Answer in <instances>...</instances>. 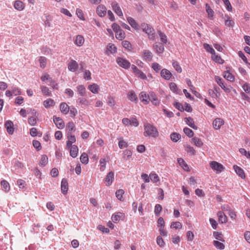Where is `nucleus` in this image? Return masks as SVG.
<instances>
[{"label": "nucleus", "instance_id": "nucleus-1", "mask_svg": "<svg viewBox=\"0 0 250 250\" xmlns=\"http://www.w3.org/2000/svg\"><path fill=\"white\" fill-rule=\"evenodd\" d=\"M144 135L145 137L156 138L159 135L156 127L149 123L144 125Z\"/></svg>", "mask_w": 250, "mask_h": 250}, {"label": "nucleus", "instance_id": "nucleus-2", "mask_svg": "<svg viewBox=\"0 0 250 250\" xmlns=\"http://www.w3.org/2000/svg\"><path fill=\"white\" fill-rule=\"evenodd\" d=\"M143 31L147 34L149 40H154L155 39V33L154 29L149 24L143 23L141 25Z\"/></svg>", "mask_w": 250, "mask_h": 250}, {"label": "nucleus", "instance_id": "nucleus-3", "mask_svg": "<svg viewBox=\"0 0 250 250\" xmlns=\"http://www.w3.org/2000/svg\"><path fill=\"white\" fill-rule=\"evenodd\" d=\"M210 167L216 171L217 173H221L225 169L224 167L220 163L216 161H211L210 164Z\"/></svg>", "mask_w": 250, "mask_h": 250}, {"label": "nucleus", "instance_id": "nucleus-4", "mask_svg": "<svg viewBox=\"0 0 250 250\" xmlns=\"http://www.w3.org/2000/svg\"><path fill=\"white\" fill-rule=\"evenodd\" d=\"M116 62L120 67L126 69H128L131 65V64L128 61L122 57L117 58Z\"/></svg>", "mask_w": 250, "mask_h": 250}, {"label": "nucleus", "instance_id": "nucleus-5", "mask_svg": "<svg viewBox=\"0 0 250 250\" xmlns=\"http://www.w3.org/2000/svg\"><path fill=\"white\" fill-rule=\"evenodd\" d=\"M142 58L146 62H151L152 60L153 54L148 50H144L142 53Z\"/></svg>", "mask_w": 250, "mask_h": 250}, {"label": "nucleus", "instance_id": "nucleus-6", "mask_svg": "<svg viewBox=\"0 0 250 250\" xmlns=\"http://www.w3.org/2000/svg\"><path fill=\"white\" fill-rule=\"evenodd\" d=\"M215 80L218 84L226 92L229 93L230 90L229 87L226 86L223 79L219 76H215Z\"/></svg>", "mask_w": 250, "mask_h": 250}, {"label": "nucleus", "instance_id": "nucleus-7", "mask_svg": "<svg viewBox=\"0 0 250 250\" xmlns=\"http://www.w3.org/2000/svg\"><path fill=\"white\" fill-rule=\"evenodd\" d=\"M111 5L112 10L118 16H123V13L122 12V9L117 2L113 1L111 3Z\"/></svg>", "mask_w": 250, "mask_h": 250}, {"label": "nucleus", "instance_id": "nucleus-8", "mask_svg": "<svg viewBox=\"0 0 250 250\" xmlns=\"http://www.w3.org/2000/svg\"><path fill=\"white\" fill-rule=\"evenodd\" d=\"M224 123L225 122L222 119L216 118L213 121L212 126L215 129H219Z\"/></svg>", "mask_w": 250, "mask_h": 250}, {"label": "nucleus", "instance_id": "nucleus-9", "mask_svg": "<svg viewBox=\"0 0 250 250\" xmlns=\"http://www.w3.org/2000/svg\"><path fill=\"white\" fill-rule=\"evenodd\" d=\"M53 121L56 126L59 129H62L65 126L64 122L63 120L56 116H53Z\"/></svg>", "mask_w": 250, "mask_h": 250}, {"label": "nucleus", "instance_id": "nucleus-10", "mask_svg": "<svg viewBox=\"0 0 250 250\" xmlns=\"http://www.w3.org/2000/svg\"><path fill=\"white\" fill-rule=\"evenodd\" d=\"M149 97L150 94L147 95L145 91H142L139 95L140 99L144 104H148Z\"/></svg>", "mask_w": 250, "mask_h": 250}, {"label": "nucleus", "instance_id": "nucleus-11", "mask_svg": "<svg viewBox=\"0 0 250 250\" xmlns=\"http://www.w3.org/2000/svg\"><path fill=\"white\" fill-rule=\"evenodd\" d=\"M67 65L68 70L71 72H75L79 67L77 62L73 60H71Z\"/></svg>", "mask_w": 250, "mask_h": 250}, {"label": "nucleus", "instance_id": "nucleus-12", "mask_svg": "<svg viewBox=\"0 0 250 250\" xmlns=\"http://www.w3.org/2000/svg\"><path fill=\"white\" fill-rule=\"evenodd\" d=\"M125 218V215L122 212H117L112 215L111 219L114 223L119 222L120 219L123 220Z\"/></svg>", "mask_w": 250, "mask_h": 250}, {"label": "nucleus", "instance_id": "nucleus-13", "mask_svg": "<svg viewBox=\"0 0 250 250\" xmlns=\"http://www.w3.org/2000/svg\"><path fill=\"white\" fill-rule=\"evenodd\" d=\"M208 93L213 98L216 99L220 95V88L217 86H214L213 89H209Z\"/></svg>", "mask_w": 250, "mask_h": 250}, {"label": "nucleus", "instance_id": "nucleus-14", "mask_svg": "<svg viewBox=\"0 0 250 250\" xmlns=\"http://www.w3.org/2000/svg\"><path fill=\"white\" fill-rule=\"evenodd\" d=\"M96 12L100 17H103L106 13V8L104 5H99L97 7Z\"/></svg>", "mask_w": 250, "mask_h": 250}, {"label": "nucleus", "instance_id": "nucleus-15", "mask_svg": "<svg viewBox=\"0 0 250 250\" xmlns=\"http://www.w3.org/2000/svg\"><path fill=\"white\" fill-rule=\"evenodd\" d=\"M160 74L161 76L166 80H170L172 76L170 71L166 68L163 69Z\"/></svg>", "mask_w": 250, "mask_h": 250}, {"label": "nucleus", "instance_id": "nucleus-16", "mask_svg": "<svg viewBox=\"0 0 250 250\" xmlns=\"http://www.w3.org/2000/svg\"><path fill=\"white\" fill-rule=\"evenodd\" d=\"M114 179V173L112 171L109 172L105 179V183L106 186L111 185Z\"/></svg>", "mask_w": 250, "mask_h": 250}, {"label": "nucleus", "instance_id": "nucleus-17", "mask_svg": "<svg viewBox=\"0 0 250 250\" xmlns=\"http://www.w3.org/2000/svg\"><path fill=\"white\" fill-rule=\"evenodd\" d=\"M67 137L68 141L66 143V147L70 148L72 144L76 142V138L74 135H72L71 133H67Z\"/></svg>", "mask_w": 250, "mask_h": 250}, {"label": "nucleus", "instance_id": "nucleus-18", "mask_svg": "<svg viewBox=\"0 0 250 250\" xmlns=\"http://www.w3.org/2000/svg\"><path fill=\"white\" fill-rule=\"evenodd\" d=\"M117 52V48L115 45L111 43L107 44L106 54L109 55V54H114Z\"/></svg>", "mask_w": 250, "mask_h": 250}, {"label": "nucleus", "instance_id": "nucleus-19", "mask_svg": "<svg viewBox=\"0 0 250 250\" xmlns=\"http://www.w3.org/2000/svg\"><path fill=\"white\" fill-rule=\"evenodd\" d=\"M233 168L237 174L242 179H245L246 178L245 173L242 168L237 165H234Z\"/></svg>", "mask_w": 250, "mask_h": 250}, {"label": "nucleus", "instance_id": "nucleus-20", "mask_svg": "<svg viewBox=\"0 0 250 250\" xmlns=\"http://www.w3.org/2000/svg\"><path fill=\"white\" fill-rule=\"evenodd\" d=\"M153 48L157 54H162L164 51L163 45L160 42H156L153 45Z\"/></svg>", "mask_w": 250, "mask_h": 250}, {"label": "nucleus", "instance_id": "nucleus-21", "mask_svg": "<svg viewBox=\"0 0 250 250\" xmlns=\"http://www.w3.org/2000/svg\"><path fill=\"white\" fill-rule=\"evenodd\" d=\"M68 188L67 180L63 178L61 182V190L63 194H66L67 193Z\"/></svg>", "mask_w": 250, "mask_h": 250}, {"label": "nucleus", "instance_id": "nucleus-22", "mask_svg": "<svg viewBox=\"0 0 250 250\" xmlns=\"http://www.w3.org/2000/svg\"><path fill=\"white\" fill-rule=\"evenodd\" d=\"M149 101H150L152 104L154 105H158L160 103V100L157 98V96L153 92L150 93Z\"/></svg>", "mask_w": 250, "mask_h": 250}, {"label": "nucleus", "instance_id": "nucleus-23", "mask_svg": "<svg viewBox=\"0 0 250 250\" xmlns=\"http://www.w3.org/2000/svg\"><path fill=\"white\" fill-rule=\"evenodd\" d=\"M33 115L28 118V122L31 125L34 126L37 124V112L33 109Z\"/></svg>", "mask_w": 250, "mask_h": 250}, {"label": "nucleus", "instance_id": "nucleus-24", "mask_svg": "<svg viewBox=\"0 0 250 250\" xmlns=\"http://www.w3.org/2000/svg\"><path fill=\"white\" fill-rule=\"evenodd\" d=\"M5 126L7 132L9 134H13L14 133L13 123L10 121H7L5 124Z\"/></svg>", "mask_w": 250, "mask_h": 250}, {"label": "nucleus", "instance_id": "nucleus-25", "mask_svg": "<svg viewBox=\"0 0 250 250\" xmlns=\"http://www.w3.org/2000/svg\"><path fill=\"white\" fill-rule=\"evenodd\" d=\"M61 112L64 114H67L69 111V107L65 103H62L60 105Z\"/></svg>", "mask_w": 250, "mask_h": 250}, {"label": "nucleus", "instance_id": "nucleus-26", "mask_svg": "<svg viewBox=\"0 0 250 250\" xmlns=\"http://www.w3.org/2000/svg\"><path fill=\"white\" fill-rule=\"evenodd\" d=\"M219 222L221 223H226L228 221L226 215L222 211H219L217 213Z\"/></svg>", "mask_w": 250, "mask_h": 250}, {"label": "nucleus", "instance_id": "nucleus-27", "mask_svg": "<svg viewBox=\"0 0 250 250\" xmlns=\"http://www.w3.org/2000/svg\"><path fill=\"white\" fill-rule=\"evenodd\" d=\"M128 99L132 102L137 103L138 97L135 92L133 91H130L127 93Z\"/></svg>", "mask_w": 250, "mask_h": 250}, {"label": "nucleus", "instance_id": "nucleus-28", "mask_svg": "<svg viewBox=\"0 0 250 250\" xmlns=\"http://www.w3.org/2000/svg\"><path fill=\"white\" fill-rule=\"evenodd\" d=\"M70 155L73 158H76L78 155V147L76 145L71 146L70 147Z\"/></svg>", "mask_w": 250, "mask_h": 250}, {"label": "nucleus", "instance_id": "nucleus-29", "mask_svg": "<svg viewBox=\"0 0 250 250\" xmlns=\"http://www.w3.org/2000/svg\"><path fill=\"white\" fill-rule=\"evenodd\" d=\"M185 121L186 123V124L189 126L190 127H192L194 129H197V126L195 125L194 120L192 118L190 117H188L185 118Z\"/></svg>", "mask_w": 250, "mask_h": 250}, {"label": "nucleus", "instance_id": "nucleus-30", "mask_svg": "<svg viewBox=\"0 0 250 250\" xmlns=\"http://www.w3.org/2000/svg\"><path fill=\"white\" fill-rule=\"evenodd\" d=\"M206 10L208 13V18L211 20H213L214 16V11L208 3H206Z\"/></svg>", "mask_w": 250, "mask_h": 250}, {"label": "nucleus", "instance_id": "nucleus-31", "mask_svg": "<svg viewBox=\"0 0 250 250\" xmlns=\"http://www.w3.org/2000/svg\"><path fill=\"white\" fill-rule=\"evenodd\" d=\"M127 20L131 26L135 30L139 29V25L136 21L131 17H128Z\"/></svg>", "mask_w": 250, "mask_h": 250}, {"label": "nucleus", "instance_id": "nucleus-32", "mask_svg": "<svg viewBox=\"0 0 250 250\" xmlns=\"http://www.w3.org/2000/svg\"><path fill=\"white\" fill-rule=\"evenodd\" d=\"M14 7L18 10L21 11L24 8V5L23 3L19 0H16L14 3Z\"/></svg>", "mask_w": 250, "mask_h": 250}, {"label": "nucleus", "instance_id": "nucleus-33", "mask_svg": "<svg viewBox=\"0 0 250 250\" xmlns=\"http://www.w3.org/2000/svg\"><path fill=\"white\" fill-rule=\"evenodd\" d=\"M43 104L45 108H48L53 106L55 105V102L52 99H48L43 102Z\"/></svg>", "mask_w": 250, "mask_h": 250}, {"label": "nucleus", "instance_id": "nucleus-34", "mask_svg": "<svg viewBox=\"0 0 250 250\" xmlns=\"http://www.w3.org/2000/svg\"><path fill=\"white\" fill-rule=\"evenodd\" d=\"M84 42V39L83 37L81 35L77 36L75 41V43L78 46H82Z\"/></svg>", "mask_w": 250, "mask_h": 250}, {"label": "nucleus", "instance_id": "nucleus-35", "mask_svg": "<svg viewBox=\"0 0 250 250\" xmlns=\"http://www.w3.org/2000/svg\"><path fill=\"white\" fill-rule=\"evenodd\" d=\"M211 59L215 62L219 64H223L224 61L222 59L220 56L216 55L215 53L211 56Z\"/></svg>", "mask_w": 250, "mask_h": 250}, {"label": "nucleus", "instance_id": "nucleus-36", "mask_svg": "<svg viewBox=\"0 0 250 250\" xmlns=\"http://www.w3.org/2000/svg\"><path fill=\"white\" fill-rule=\"evenodd\" d=\"M66 129L68 131L67 133H71L72 131H74L75 130L74 123L72 121L69 122L66 125Z\"/></svg>", "mask_w": 250, "mask_h": 250}, {"label": "nucleus", "instance_id": "nucleus-37", "mask_svg": "<svg viewBox=\"0 0 250 250\" xmlns=\"http://www.w3.org/2000/svg\"><path fill=\"white\" fill-rule=\"evenodd\" d=\"M178 162L180 166L186 171L189 170L188 165L185 163L182 158L178 159Z\"/></svg>", "mask_w": 250, "mask_h": 250}, {"label": "nucleus", "instance_id": "nucleus-38", "mask_svg": "<svg viewBox=\"0 0 250 250\" xmlns=\"http://www.w3.org/2000/svg\"><path fill=\"white\" fill-rule=\"evenodd\" d=\"M192 141L194 145L197 147H200L203 145V143L202 142L201 139L198 137H194L192 138Z\"/></svg>", "mask_w": 250, "mask_h": 250}, {"label": "nucleus", "instance_id": "nucleus-39", "mask_svg": "<svg viewBox=\"0 0 250 250\" xmlns=\"http://www.w3.org/2000/svg\"><path fill=\"white\" fill-rule=\"evenodd\" d=\"M115 36L117 39L121 41L124 40L125 37V32L122 29L115 33Z\"/></svg>", "mask_w": 250, "mask_h": 250}, {"label": "nucleus", "instance_id": "nucleus-40", "mask_svg": "<svg viewBox=\"0 0 250 250\" xmlns=\"http://www.w3.org/2000/svg\"><path fill=\"white\" fill-rule=\"evenodd\" d=\"M77 91L81 96H84L86 93L85 88L83 85H79L77 87Z\"/></svg>", "mask_w": 250, "mask_h": 250}, {"label": "nucleus", "instance_id": "nucleus-41", "mask_svg": "<svg viewBox=\"0 0 250 250\" xmlns=\"http://www.w3.org/2000/svg\"><path fill=\"white\" fill-rule=\"evenodd\" d=\"M39 61L40 62V67L42 68H44L46 65L47 59L44 56H41L39 58Z\"/></svg>", "mask_w": 250, "mask_h": 250}, {"label": "nucleus", "instance_id": "nucleus-42", "mask_svg": "<svg viewBox=\"0 0 250 250\" xmlns=\"http://www.w3.org/2000/svg\"><path fill=\"white\" fill-rule=\"evenodd\" d=\"M169 88L171 91L176 94L180 92V90L178 88L177 84L174 83H169Z\"/></svg>", "mask_w": 250, "mask_h": 250}, {"label": "nucleus", "instance_id": "nucleus-43", "mask_svg": "<svg viewBox=\"0 0 250 250\" xmlns=\"http://www.w3.org/2000/svg\"><path fill=\"white\" fill-rule=\"evenodd\" d=\"M224 77L230 82L234 81L235 79L234 76L228 71L224 72Z\"/></svg>", "mask_w": 250, "mask_h": 250}, {"label": "nucleus", "instance_id": "nucleus-44", "mask_svg": "<svg viewBox=\"0 0 250 250\" xmlns=\"http://www.w3.org/2000/svg\"><path fill=\"white\" fill-rule=\"evenodd\" d=\"M81 162L83 164H87L88 163L89 159L87 154L86 153H83L80 157Z\"/></svg>", "mask_w": 250, "mask_h": 250}, {"label": "nucleus", "instance_id": "nucleus-45", "mask_svg": "<svg viewBox=\"0 0 250 250\" xmlns=\"http://www.w3.org/2000/svg\"><path fill=\"white\" fill-rule=\"evenodd\" d=\"M172 66L178 73H180L182 72V69L178 62L175 61H173Z\"/></svg>", "mask_w": 250, "mask_h": 250}, {"label": "nucleus", "instance_id": "nucleus-46", "mask_svg": "<svg viewBox=\"0 0 250 250\" xmlns=\"http://www.w3.org/2000/svg\"><path fill=\"white\" fill-rule=\"evenodd\" d=\"M0 184L5 192H8L9 191L10 185L8 182L3 180L1 181Z\"/></svg>", "mask_w": 250, "mask_h": 250}, {"label": "nucleus", "instance_id": "nucleus-47", "mask_svg": "<svg viewBox=\"0 0 250 250\" xmlns=\"http://www.w3.org/2000/svg\"><path fill=\"white\" fill-rule=\"evenodd\" d=\"M123 47L129 51L132 49V45L130 42L127 41H123L122 42Z\"/></svg>", "mask_w": 250, "mask_h": 250}, {"label": "nucleus", "instance_id": "nucleus-48", "mask_svg": "<svg viewBox=\"0 0 250 250\" xmlns=\"http://www.w3.org/2000/svg\"><path fill=\"white\" fill-rule=\"evenodd\" d=\"M88 89L93 93H97L99 90L98 86L95 83L90 84L88 86Z\"/></svg>", "mask_w": 250, "mask_h": 250}, {"label": "nucleus", "instance_id": "nucleus-49", "mask_svg": "<svg viewBox=\"0 0 250 250\" xmlns=\"http://www.w3.org/2000/svg\"><path fill=\"white\" fill-rule=\"evenodd\" d=\"M186 150L188 153L191 155H194L196 154V151L194 148L189 145H187L186 146Z\"/></svg>", "mask_w": 250, "mask_h": 250}, {"label": "nucleus", "instance_id": "nucleus-50", "mask_svg": "<svg viewBox=\"0 0 250 250\" xmlns=\"http://www.w3.org/2000/svg\"><path fill=\"white\" fill-rule=\"evenodd\" d=\"M149 178L154 183L158 182L160 180L158 175L155 173H151L149 174Z\"/></svg>", "mask_w": 250, "mask_h": 250}, {"label": "nucleus", "instance_id": "nucleus-51", "mask_svg": "<svg viewBox=\"0 0 250 250\" xmlns=\"http://www.w3.org/2000/svg\"><path fill=\"white\" fill-rule=\"evenodd\" d=\"M48 163V157L45 155H43L41 156V160L40 161V165L41 166H44Z\"/></svg>", "mask_w": 250, "mask_h": 250}, {"label": "nucleus", "instance_id": "nucleus-52", "mask_svg": "<svg viewBox=\"0 0 250 250\" xmlns=\"http://www.w3.org/2000/svg\"><path fill=\"white\" fill-rule=\"evenodd\" d=\"M119 147L120 148L122 149L123 148L127 147L128 146L127 142L123 139V138L119 139Z\"/></svg>", "mask_w": 250, "mask_h": 250}, {"label": "nucleus", "instance_id": "nucleus-53", "mask_svg": "<svg viewBox=\"0 0 250 250\" xmlns=\"http://www.w3.org/2000/svg\"><path fill=\"white\" fill-rule=\"evenodd\" d=\"M204 47L205 49L207 50V51L211 53L212 54V55H213L214 54H215V52L214 50L208 44L204 43Z\"/></svg>", "mask_w": 250, "mask_h": 250}, {"label": "nucleus", "instance_id": "nucleus-54", "mask_svg": "<svg viewBox=\"0 0 250 250\" xmlns=\"http://www.w3.org/2000/svg\"><path fill=\"white\" fill-rule=\"evenodd\" d=\"M170 138L173 142H176L181 138V135L177 133H173L171 134Z\"/></svg>", "mask_w": 250, "mask_h": 250}, {"label": "nucleus", "instance_id": "nucleus-55", "mask_svg": "<svg viewBox=\"0 0 250 250\" xmlns=\"http://www.w3.org/2000/svg\"><path fill=\"white\" fill-rule=\"evenodd\" d=\"M123 189H119L116 192V197L120 201L123 200V195L124 194Z\"/></svg>", "mask_w": 250, "mask_h": 250}, {"label": "nucleus", "instance_id": "nucleus-56", "mask_svg": "<svg viewBox=\"0 0 250 250\" xmlns=\"http://www.w3.org/2000/svg\"><path fill=\"white\" fill-rule=\"evenodd\" d=\"M151 67L157 73L159 72L161 69V65L157 62L152 63Z\"/></svg>", "mask_w": 250, "mask_h": 250}, {"label": "nucleus", "instance_id": "nucleus-57", "mask_svg": "<svg viewBox=\"0 0 250 250\" xmlns=\"http://www.w3.org/2000/svg\"><path fill=\"white\" fill-rule=\"evenodd\" d=\"M213 245L217 249L219 250H223L225 248L224 245L218 241H214Z\"/></svg>", "mask_w": 250, "mask_h": 250}, {"label": "nucleus", "instance_id": "nucleus-58", "mask_svg": "<svg viewBox=\"0 0 250 250\" xmlns=\"http://www.w3.org/2000/svg\"><path fill=\"white\" fill-rule=\"evenodd\" d=\"M184 133L189 137H192L194 135L193 131L189 128L185 127L184 128Z\"/></svg>", "mask_w": 250, "mask_h": 250}, {"label": "nucleus", "instance_id": "nucleus-59", "mask_svg": "<svg viewBox=\"0 0 250 250\" xmlns=\"http://www.w3.org/2000/svg\"><path fill=\"white\" fill-rule=\"evenodd\" d=\"M182 226V224L180 222H173L171 224L170 228L175 229H180Z\"/></svg>", "mask_w": 250, "mask_h": 250}, {"label": "nucleus", "instance_id": "nucleus-60", "mask_svg": "<svg viewBox=\"0 0 250 250\" xmlns=\"http://www.w3.org/2000/svg\"><path fill=\"white\" fill-rule=\"evenodd\" d=\"M100 169L101 171H103L104 170L106 166V161L104 158H101L100 160Z\"/></svg>", "mask_w": 250, "mask_h": 250}, {"label": "nucleus", "instance_id": "nucleus-61", "mask_svg": "<svg viewBox=\"0 0 250 250\" xmlns=\"http://www.w3.org/2000/svg\"><path fill=\"white\" fill-rule=\"evenodd\" d=\"M11 91L15 96L20 95L21 93V89L16 86L13 87Z\"/></svg>", "mask_w": 250, "mask_h": 250}, {"label": "nucleus", "instance_id": "nucleus-62", "mask_svg": "<svg viewBox=\"0 0 250 250\" xmlns=\"http://www.w3.org/2000/svg\"><path fill=\"white\" fill-rule=\"evenodd\" d=\"M156 242L157 244L161 248L164 247L165 245L163 239L160 236L157 237Z\"/></svg>", "mask_w": 250, "mask_h": 250}, {"label": "nucleus", "instance_id": "nucleus-63", "mask_svg": "<svg viewBox=\"0 0 250 250\" xmlns=\"http://www.w3.org/2000/svg\"><path fill=\"white\" fill-rule=\"evenodd\" d=\"M107 104L111 107H113L115 105L114 98L112 96H109L107 99Z\"/></svg>", "mask_w": 250, "mask_h": 250}, {"label": "nucleus", "instance_id": "nucleus-64", "mask_svg": "<svg viewBox=\"0 0 250 250\" xmlns=\"http://www.w3.org/2000/svg\"><path fill=\"white\" fill-rule=\"evenodd\" d=\"M162 210V207L160 204H156L155 206L154 212L157 216H159Z\"/></svg>", "mask_w": 250, "mask_h": 250}]
</instances>
